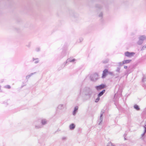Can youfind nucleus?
<instances>
[{
	"label": "nucleus",
	"instance_id": "nucleus-1",
	"mask_svg": "<svg viewBox=\"0 0 146 146\" xmlns=\"http://www.w3.org/2000/svg\"><path fill=\"white\" fill-rule=\"evenodd\" d=\"M135 54V53L133 52H130L127 51L125 53V55L127 57H131L133 56Z\"/></svg>",
	"mask_w": 146,
	"mask_h": 146
},
{
	"label": "nucleus",
	"instance_id": "nucleus-2",
	"mask_svg": "<svg viewBox=\"0 0 146 146\" xmlns=\"http://www.w3.org/2000/svg\"><path fill=\"white\" fill-rule=\"evenodd\" d=\"M106 86L104 84H102L100 85L96 86V88L98 90H100L104 88Z\"/></svg>",
	"mask_w": 146,
	"mask_h": 146
},
{
	"label": "nucleus",
	"instance_id": "nucleus-3",
	"mask_svg": "<svg viewBox=\"0 0 146 146\" xmlns=\"http://www.w3.org/2000/svg\"><path fill=\"white\" fill-rule=\"evenodd\" d=\"M108 72V70L107 69H106L104 70L102 75V78H104L106 75L107 73Z\"/></svg>",
	"mask_w": 146,
	"mask_h": 146
},
{
	"label": "nucleus",
	"instance_id": "nucleus-4",
	"mask_svg": "<svg viewBox=\"0 0 146 146\" xmlns=\"http://www.w3.org/2000/svg\"><path fill=\"white\" fill-rule=\"evenodd\" d=\"M131 61V60H124L123 61L122 63L123 64H127L130 62Z\"/></svg>",
	"mask_w": 146,
	"mask_h": 146
},
{
	"label": "nucleus",
	"instance_id": "nucleus-5",
	"mask_svg": "<svg viewBox=\"0 0 146 146\" xmlns=\"http://www.w3.org/2000/svg\"><path fill=\"white\" fill-rule=\"evenodd\" d=\"M105 90H103L98 95V96L100 97L103 95L104 93L105 92Z\"/></svg>",
	"mask_w": 146,
	"mask_h": 146
},
{
	"label": "nucleus",
	"instance_id": "nucleus-6",
	"mask_svg": "<svg viewBox=\"0 0 146 146\" xmlns=\"http://www.w3.org/2000/svg\"><path fill=\"white\" fill-rule=\"evenodd\" d=\"M75 128V125L73 124H72L70 126V128L71 129H73Z\"/></svg>",
	"mask_w": 146,
	"mask_h": 146
},
{
	"label": "nucleus",
	"instance_id": "nucleus-7",
	"mask_svg": "<svg viewBox=\"0 0 146 146\" xmlns=\"http://www.w3.org/2000/svg\"><path fill=\"white\" fill-rule=\"evenodd\" d=\"M134 108L137 110H139L140 109L139 106L137 105H135L134 106Z\"/></svg>",
	"mask_w": 146,
	"mask_h": 146
},
{
	"label": "nucleus",
	"instance_id": "nucleus-8",
	"mask_svg": "<svg viewBox=\"0 0 146 146\" xmlns=\"http://www.w3.org/2000/svg\"><path fill=\"white\" fill-rule=\"evenodd\" d=\"M78 109V108L77 107H75L74 108V111L73 112V114L74 115L76 113V112Z\"/></svg>",
	"mask_w": 146,
	"mask_h": 146
},
{
	"label": "nucleus",
	"instance_id": "nucleus-9",
	"mask_svg": "<svg viewBox=\"0 0 146 146\" xmlns=\"http://www.w3.org/2000/svg\"><path fill=\"white\" fill-rule=\"evenodd\" d=\"M46 121L45 120H42V124L44 125L46 123Z\"/></svg>",
	"mask_w": 146,
	"mask_h": 146
},
{
	"label": "nucleus",
	"instance_id": "nucleus-10",
	"mask_svg": "<svg viewBox=\"0 0 146 146\" xmlns=\"http://www.w3.org/2000/svg\"><path fill=\"white\" fill-rule=\"evenodd\" d=\"M100 99V97L98 96V98L96 100L95 102H97Z\"/></svg>",
	"mask_w": 146,
	"mask_h": 146
},
{
	"label": "nucleus",
	"instance_id": "nucleus-11",
	"mask_svg": "<svg viewBox=\"0 0 146 146\" xmlns=\"http://www.w3.org/2000/svg\"><path fill=\"white\" fill-rule=\"evenodd\" d=\"M5 88L7 89H10L11 88V87L9 85H7L5 86Z\"/></svg>",
	"mask_w": 146,
	"mask_h": 146
},
{
	"label": "nucleus",
	"instance_id": "nucleus-12",
	"mask_svg": "<svg viewBox=\"0 0 146 146\" xmlns=\"http://www.w3.org/2000/svg\"><path fill=\"white\" fill-rule=\"evenodd\" d=\"M145 38L143 36H142L141 37H140V40H143Z\"/></svg>",
	"mask_w": 146,
	"mask_h": 146
},
{
	"label": "nucleus",
	"instance_id": "nucleus-13",
	"mask_svg": "<svg viewBox=\"0 0 146 146\" xmlns=\"http://www.w3.org/2000/svg\"><path fill=\"white\" fill-rule=\"evenodd\" d=\"M75 60L74 59H73V60H70V62H73V61H75Z\"/></svg>",
	"mask_w": 146,
	"mask_h": 146
},
{
	"label": "nucleus",
	"instance_id": "nucleus-14",
	"mask_svg": "<svg viewBox=\"0 0 146 146\" xmlns=\"http://www.w3.org/2000/svg\"><path fill=\"white\" fill-rule=\"evenodd\" d=\"M124 68L125 69H127V66H125L124 67Z\"/></svg>",
	"mask_w": 146,
	"mask_h": 146
},
{
	"label": "nucleus",
	"instance_id": "nucleus-15",
	"mask_svg": "<svg viewBox=\"0 0 146 146\" xmlns=\"http://www.w3.org/2000/svg\"><path fill=\"white\" fill-rule=\"evenodd\" d=\"M145 131H146V127H145Z\"/></svg>",
	"mask_w": 146,
	"mask_h": 146
},
{
	"label": "nucleus",
	"instance_id": "nucleus-16",
	"mask_svg": "<svg viewBox=\"0 0 146 146\" xmlns=\"http://www.w3.org/2000/svg\"><path fill=\"white\" fill-rule=\"evenodd\" d=\"M96 75H97V76H98V74H96Z\"/></svg>",
	"mask_w": 146,
	"mask_h": 146
},
{
	"label": "nucleus",
	"instance_id": "nucleus-17",
	"mask_svg": "<svg viewBox=\"0 0 146 146\" xmlns=\"http://www.w3.org/2000/svg\"><path fill=\"white\" fill-rule=\"evenodd\" d=\"M145 126H146V125H145Z\"/></svg>",
	"mask_w": 146,
	"mask_h": 146
}]
</instances>
